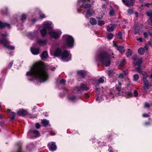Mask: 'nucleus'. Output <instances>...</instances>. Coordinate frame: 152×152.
Here are the masks:
<instances>
[{"label": "nucleus", "instance_id": "nucleus-1", "mask_svg": "<svg viewBox=\"0 0 152 152\" xmlns=\"http://www.w3.org/2000/svg\"><path fill=\"white\" fill-rule=\"evenodd\" d=\"M48 67L42 62L34 64L26 74L28 79L30 81L36 79L41 82L46 81L49 77L47 71Z\"/></svg>", "mask_w": 152, "mask_h": 152}, {"label": "nucleus", "instance_id": "nucleus-2", "mask_svg": "<svg viewBox=\"0 0 152 152\" xmlns=\"http://www.w3.org/2000/svg\"><path fill=\"white\" fill-rule=\"evenodd\" d=\"M50 53L52 55L56 56H60L61 60L64 61H68L71 59V55L67 50H65L63 52L59 48H57L54 51L52 46L50 50Z\"/></svg>", "mask_w": 152, "mask_h": 152}, {"label": "nucleus", "instance_id": "nucleus-3", "mask_svg": "<svg viewBox=\"0 0 152 152\" xmlns=\"http://www.w3.org/2000/svg\"><path fill=\"white\" fill-rule=\"evenodd\" d=\"M112 58H114V57L111 56L106 52H103L100 53L96 57V59L102 63L106 66H108L110 65V60Z\"/></svg>", "mask_w": 152, "mask_h": 152}, {"label": "nucleus", "instance_id": "nucleus-4", "mask_svg": "<svg viewBox=\"0 0 152 152\" xmlns=\"http://www.w3.org/2000/svg\"><path fill=\"white\" fill-rule=\"evenodd\" d=\"M7 35L6 33H0V42L2 44L3 46L7 49L10 50H13L15 47L9 45V42L5 39Z\"/></svg>", "mask_w": 152, "mask_h": 152}, {"label": "nucleus", "instance_id": "nucleus-5", "mask_svg": "<svg viewBox=\"0 0 152 152\" xmlns=\"http://www.w3.org/2000/svg\"><path fill=\"white\" fill-rule=\"evenodd\" d=\"M52 23L50 21H46L44 23V28L40 30L41 35L43 37L46 35L47 33L52 30V27L51 26Z\"/></svg>", "mask_w": 152, "mask_h": 152}, {"label": "nucleus", "instance_id": "nucleus-6", "mask_svg": "<svg viewBox=\"0 0 152 152\" xmlns=\"http://www.w3.org/2000/svg\"><path fill=\"white\" fill-rule=\"evenodd\" d=\"M63 38L68 47L72 48L73 47L74 41L72 37L65 35L63 36Z\"/></svg>", "mask_w": 152, "mask_h": 152}, {"label": "nucleus", "instance_id": "nucleus-7", "mask_svg": "<svg viewBox=\"0 0 152 152\" xmlns=\"http://www.w3.org/2000/svg\"><path fill=\"white\" fill-rule=\"evenodd\" d=\"M143 60L142 58L138 57L137 56H134L133 57V63L135 66L140 65L142 62Z\"/></svg>", "mask_w": 152, "mask_h": 152}, {"label": "nucleus", "instance_id": "nucleus-8", "mask_svg": "<svg viewBox=\"0 0 152 152\" xmlns=\"http://www.w3.org/2000/svg\"><path fill=\"white\" fill-rule=\"evenodd\" d=\"M89 88V87L88 86L82 84L81 85L80 87H77L75 88L74 90V92L75 93L81 90H88Z\"/></svg>", "mask_w": 152, "mask_h": 152}, {"label": "nucleus", "instance_id": "nucleus-9", "mask_svg": "<svg viewBox=\"0 0 152 152\" xmlns=\"http://www.w3.org/2000/svg\"><path fill=\"white\" fill-rule=\"evenodd\" d=\"M115 87L117 91L115 90V91H112L110 94L111 96H112V95L113 96H112L113 97L114 95H115L117 94H118V92L121 91V83L120 82H119L118 84L116 85Z\"/></svg>", "mask_w": 152, "mask_h": 152}, {"label": "nucleus", "instance_id": "nucleus-10", "mask_svg": "<svg viewBox=\"0 0 152 152\" xmlns=\"http://www.w3.org/2000/svg\"><path fill=\"white\" fill-rule=\"evenodd\" d=\"M49 34L51 37L55 39H57L59 37L61 34V32L60 31L59 32L51 31V30L49 31Z\"/></svg>", "mask_w": 152, "mask_h": 152}, {"label": "nucleus", "instance_id": "nucleus-11", "mask_svg": "<svg viewBox=\"0 0 152 152\" xmlns=\"http://www.w3.org/2000/svg\"><path fill=\"white\" fill-rule=\"evenodd\" d=\"M144 83L143 88L145 91L149 89L151 87H152V83H149L148 80L147 79H145L143 80Z\"/></svg>", "mask_w": 152, "mask_h": 152}, {"label": "nucleus", "instance_id": "nucleus-12", "mask_svg": "<svg viewBox=\"0 0 152 152\" xmlns=\"http://www.w3.org/2000/svg\"><path fill=\"white\" fill-rule=\"evenodd\" d=\"M122 2L126 6L130 7L131 6L134 5L135 2V0H122Z\"/></svg>", "mask_w": 152, "mask_h": 152}, {"label": "nucleus", "instance_id": "nucleus-13", "mask_svg": "<svg viewBox=\"0 0 152 152\" xmlns=\"http://www.w3.org/2000/svg\"><path fill=\"white\" fill-rule=\"evenodd\" d=\"M113 46L115 47L121 53H124L125 52V49L124 47L122 46H118V45L115 43L114 44Z\"/></svg>", "mask_w": 152, "mask_h": 152}, {"label": "nucleus", "instance_id": "nucleus-14", "mask_svg": "<svg viewBox=\"0 0 152 152\" xmlns=\"http://www.w3.org/2000/svg\"><path fill=\"white\" fill-rule=\"evenodd\" d=\"M94 12V11L93 10H88L87 11H84L83 12V14L85 15L86 18H87L88 16H91Z\"/></svg>", "mask_w": 152, "mask_h": 152}, {"label": "nucleus", "instance_id": "nucleus-15", "mask_svg": "<svg viewBox=\"0 0 152 152\" xmlns=\"http://www.w3.org/2000/svg\"><path fill=\"white\" fill-rule=\"evenodd\" d=\"M36 43L40 46H44L47 43V41L46 39H38L36 41Z\"/></svg>", "mask_w": 152, "mask_h": 152}, {"label": "nucleus", "instance_id": "nucleus-16", "mask_svg": "<svg viewBox=\"0 0 152 152\" xmlns=\"http://www.w3.org/2000/svg\"><path fill=\"white\" fill-rule=\"evenodd\" d=\"M33 134L35 137H37L39 136L40 133L38 131L36 130H30L28 132V136L29 134Z\"/></svg>", "mask_w": 152, "mask_h": 152}, {"label": "nucleus", "instance_id": "nucleus-17", "mask_svg": "<svg viewBox=\"0 0 152 152\" xmlns=\"http://www.w3.org/2000/svg\"><path fill=\"white\" fill-rule=\"evenodd\" d=\"M49 148L50 151H54L56 149V146L54 142L50 143L48 144Z\"/></svg>", "mask_w": 152, "mask_h": 152}, {"label": "nucleus", "instance_id": "nucleus-18", "mask_svg": "<svg viewBox=\"0 0 152 152\" xmlns=\"http://www.w3.org/2000/svg\"><path fill=\"white\" fill-rule=\"evenodd\" d=\"M18 113L20 116H23L27 114V112L26 110L21 109L18 111Z\"/></svg>", "mask_w": 152, "mask_h": 152}, {"label": "nucleus", "instance_id": "nucleus-19", "mask_svg": "<svg viewBox=\"0 0 152 152\" xmlns=\"http://www.w3.org/2000/svg\"><path fill=\"white\" fill-rule=\"evenodd\" d=\"M39 48H31V51L32 53L34 55H37L40 52Z\"/></svg>", "mask_w": 152, "mask_h": 152}, {"label": "nucleus", "instance_id": "nucleus-20", "mask_svg": "<svg viewBox=\"0 0 152 152\" xmlns=\"http://www.w3.org/2000/svg\"><path fill=\"white\" fill-rule=\"evenodd\" d=\"M86 73V71L80 70L77 72V75L81 77H83L85 75Z\"/></svg>", "mask_w": 152, "mask_h": 152}, {"label": "nucleus", "instance_id": "nucleus-21", "mask_svg": "<svg viewBox=\"0 0 152 152\" xmlns=\"http://www.w3.org/2000/svg\"><path fill=\"white\" fill-rule=\"evenodd\" d=\"M147 50V48L146 47H145L144 48H141L139 49L138 52L139 54L142 55L145 53V50Z\"/></svg>", "mask_w": 152, "mask_h": 152}, {"label": "nucleus", "instance_id": "nucleus-22", "mask_svg": "<svg viewBox=\"0 0 152 152\" xmlns=\"http://www.w3.org/2000/svg\"><path fill=\"white\" fill-rule=\"evenodd\" d=\"M6 26L8 28H9L10 27V25L7 23H3L0 21V28H2Z\"/></svg>", "mask_w": 152, "mask_h": 152}, {"label": "nucleus", "instance_id": "nucleus-23", "mask_svg": "<svg viewBox=\"0 0 152 152\" xmlns=\"http://www.w3.org/2000/svg\"><path fill=\"white\" fill-rule=\"evenodd\" d=\"M41 57L42 60H44L48 57V53L47 51L44 52L41 55Z\"/></svg>", "mask_w": 152, "mask_h": 152}, {"label": "nucleus", "instance_id": "nucleus-24", "mask_svg": "<svg viewBox=\"0 0 152 152\" xmlns=\"http://www.w3.org/2000/svg\"><path fill=\"white\" fill-rule=\"evenodd\" d=\"M116 27L115 25H111L108 26L107 28V31L109 32H110L113 31L114 29Z\"/></svg>", "mask_w": 152, "mask_h": 152}, {"label": "nucleus", "instance_id": "nucleus-25", "mask_svg": "<svg viewBox=\"0 0 152 152\" xmlns=\"http://www.w3.org/2000/svg\"><path fill=\"white\" fill-rule=\"evenodd\" d=\"M141 73L143 75V77H142L143 80H144V78H145V79H147V78H148L149 76L147 73L145 71H142Z\"/></svg>", "mask_w": 152, "mask_h": 152}, {"label": "nucleus", "instance_id": "nucleus-26", "mask_svg": "<svg viewBox=\"0 0 152 152\" xmlns=\"http://www.w3.org/2000/svg\"><path fill=\"white\" fill-rule=\"evenodd\" d=\"M7 112L11 116V118L12 119L14 118L15 115V114L14 112H11V110L9 109L7 110Z\"/></svg>", "mask_w": 152, "mask_h": 152}, {"label": "nucleus", "instance_id": "nucleus-27", "mask_svg": "<svg viewBox=\"0 0 152 152\" xmlns=\"http://www.w3.org/2000/svg\"><path fill=\"white\" fill-rule=\"evenodd\" d=\"M37 34V31H34V33H31L28 35V37L30 39H32L34 37H35Z\"/></svg>", "mask_w": 152, "mask_h": 152}, {"label": "nucleus", "instance_id": "nucleus-28", "mask_svg": "<svg viewBox=\"0 0 152 152\" xmlns=\"http://www.w3.org/2000/svg\"><path fill=\"white\" fill-rule=\"evenodd\" d=\"M91 5L89 4H82L80 6L81 8H89L91 7Z\"/></svg>", "mask_w": 152, "mask_h": 152}, {"label": "nucleus", "instance_id": "nucleus-29", "mask_svg": "<svg viewBox=\"0 0 152 152\" xmlns=\"http://www.w3.org/2000/svg\"><path fill=\"white\" fill-rule=\"evenodd\" d=\"M99 83H94V85L95 86H97L99 85V83H103L104 82V79L103 77H101L99 78L98 80Z\"/></svg>", "mask_w": 152, "mask_h": 152}, {"label": "nucleus", "instance_id": "nucleus-30", "mask_svg": "<svg viewBox=\"0 0 152 152\" xmlns=\"http://www.w3.org/2000/svg\"><path fill=\"white\" fill-rule=\"evenodd\" d=\"M90 23L92 25H95L96 24L97 21L95 18H91L90 19Z\"/></svg>", "mask_w": 152, "mask_h": 152}, {"label": "nucleus", "instance_id": "nucleus-31", "mask_svg": "<svg viewBox=\"0 0 152 152\" xmlns=\"http://www.w3.org/2000/svg\"><path fill=\"white\" fill-rule=\"evenodd\" d=\"M42 123L44 126L48 125L49 123V121L45 119L42 120Z\"/></svg>", "mask_w": 152, "mask_h": 152}, {"label": "nucleus", "instance_id": "nucleus-32", "mask_svg": "<svg viewBox=\"0 0 152 152\" xmlns=\"http://www.w3.org/2000/svg\"><path fill=\"white\" fill-rule=\"evenodd\" d=\"M132 94L130 92H126L125 94V96L126 98H129L132 97Z\"/></svg>", "mask_w": 152, "mask_h": 152}, {"label": "nucleus", "instance_id": "nucleus-33", "mask_svg": "<svg viewBox=\"0 0 152 152\" xmlns=\"http://www.w3.org/2000/svg\"><path fill=\"white\" fill-rule=\"evenodd\" d=\"M146 15L149 17V18H152V11L151 10H149L146 12Z\"/></svg>", "mask_w": 152, "mask_h": 152}, {"label": "nucleus", "instance_id": "nucleus-34", "mask_svg": "<svg viewBox=\"0 0 152 152\" xmlns=\"http://www.w3.org/2000/svg\"><path fill=\"white\" fill-rule=\"evenodd\" d=\"M127 73V72H125L123 73H120L119 75V77L120 78H124V75H126Z\"/></svg>", "mask_w": 152, "mask_h": 152}, {"label": "nucleus", "instance_id": "nucleus-35", "mask_svg": "<svg viewBox=\"0 0 152 152\" xmlns=\"http://www.w3.org/2000/svg\"><path fill=\"white\" fill-rule=\"evenodd\" d=\"M139 78V76L137 74H136L133 76V80L134 81L138 80Z\"/></svg>", "mask_w": 152, "mask_h": 152}, {"label": "nucleus", "instance_id": "nucleus-36", "mask_svg": "<svg viewBox=\"0 0 152 152\" xmlns=\"http://www.w3.org/2000/svg\"><path fill=\"white\" fill-rule=\"evenodd\" d=\"M132 54V51L130 49H129L126 53V55L127 57L130 56Z\"/></svg>", "mask_w": 152, "mask_h": 152}, {"label": "nucleus", "instance_id": "nucleus-37", "mask_svg": "<svg viewBox=\"0 0 152 152\" xmlns=\"http://www.w3.org/2000/svg\"><path fill=\"white\" fill-rule=\"evenodd\" d=\"M96 100L97 101L100 102L103 100V99L101 96H99V95H97Z\"/></svg>", "mask_w": 152, "mask_h": 152}, {"label": "nucleus", "instance_id": "nucleus-38", "mask_svg": "<svg viewBox=\"0 0 152 152\" xmlns=\"http://www.w3.org/2000/svg\"><path fill=\"white\" fill-rule=\"evenodd\" d=\"M83 3L85 2H89L92 3H94V1L93 0H80Z\"/></svg>", "mask_w": 152, "mask_h": 152}, {"label": "nucleus", "instance_id": "nucleus-39", "mask_svg": "<svg viewBox=\"0 0 152 152\" xmlns=\"http://www.w3.org/2000/svg\"><path fill=\"white\" fill-rule=\"evenodd\" d=\"M126 62V60L124 59H123L121 61L120 64V66H124Z\"/></svg>", "mask_w": 152, "mask_h": 152}, {"label": "nucleus", "instance_id": "nucleus-40", "mask_svg": "<svg viewBox=\"0 0 152 152\" xmlns=\"http://www.w3.org/2000/svg\"><path fill=\"white\" fill-rule=\"evenodd\" d=\"M117 38L120 39H122V33L121 32H120L119 33L118 35L117 36Z\"/></svg>", "mask_w": 152, "mask_h": 152}, {"label": "nucleus", "instance_id": "nucleus-41", "mask_svg": "<svg viewBox=\"0 0 152 152\" xmlns=\"http://www.w3.org/2000/svg\"><path fill=\"white\" fill-rule=\"evenodd\" d=\"M104 24V21L102 20H99L98 21V25L100 26H102Z\"/></svg>", "mask_w": 152, "mask_h": 152}, {"label": "nucleus", "instance_id": "nucleus-42", "mask_svg": "<svg viewBox=\"0 0 152 152\" xmlns=\"http://www.w3.org/2000/svg\"><path fill=\"white\" fill-rule=\"evenodd\" d=\"M136 69L137 71L139 73H141L142 71L141 70V66H140V65H138L137 67L136 68Z\"/></svg>", "mask_w": 152, "mask_h": 152}, {"label": "nucleus", "instance_id": "nucleus-43", "mask_svg": "<svg viewBox=\"0 0 152 152\" xmlns=\"http://www.w3.org/2000/svg\"><path fill=\"white\" fill-rule=\"evenodd\" d=\"M113 36V34L112 33H110L108 35L107 38L109 39H111L112 38Z\"/></svg>", "mask_w": 152, "mask_h": 152}, {"label": "nucleus", "instance_id": "nucleus-44", "mask_svg": "<svg viewBox=\"0 0 152 152\" xmlns=\"http://www.w3.org/2000/svg\"><path fill=\"white\" fill-rule=\"evenodd\" d=\"M26 15L23 14L21 16V19L22 21H23L26 20Z\"/></svg>", "mask_w": 152, "mask_h": 152}, {"label": "nucleus", "instance_id": "nucleus-45", "mask_svg": "<svg viewBox=\"0 0 152 152\" xmlns=\"http://www.w3.org/2000/svg\"><path fill=\"white\" fill-rule=\"evenodd\" d=\"M115 14V11L114 10H111L109 12V15L111 16H113Z\"/></svg>", "mask_w": 152, "mask_h": 152}, {"label": "nucleus", "instance_id": "nucleus-46", "mask_svg": "<svg viewBox=\"0 0 152 152\" xmlns=\"http://www.w3.org/2000/svg\"><path fill=\"white\" fill-rule=\"evenodd\" d=\"M148 23L149 25L152 26V18H149L148 20Z\"/></svg>", "mask_w": 152, "mask_h": 152}, {"label": "nucleus", "instance_id": "nucleus-47", "mask_svg": "<svg viewBox=\"0 0 152 152\" xmlns=\"http://www.w3.org/2000/svg\"><path fill=\"white\" fill-rule=\"evenodd\" d=\"M127 13L130 15H132L133 13V10L131 9H129L127 11Z\"/></svg>", "mask_w": 152, "mask_h": 152}, {"label": "nucleus", "instance_id": "nucleus-48", "mask_svg": "<svg viewBox=\"0 0 152 152\" xmlns=\"http://www.w3.org/2000/svg\"><path fill=\"white\" fill-rule=\"evenodd\" d=\"M75 98H75V97L72 96V97H69V99L70 101H74V100L75 99Z\"/></svg>", "mask_w": 152, "mask_h": 152}, {"label": "nucleus", "instance_id": "nucleus-49", "mask_svg": "<svg viewBox=\"0 0 152 152\" xmlns=\"http://www.w3.org/2000/svg\"><path fill=\"white\" fill-rule=\"evenodd\" d=\"M66 81L64 79L61 80L60 83L61 84L64 85L65 84Z\"/></svg>", "mask_w": 152, "mask_h": 152}, {"label": "nucleus", "instance_id": "nucleus-50", "mask_svg": "<svg viewBox=\"0 0 152 152\" xmlns=\"http://www.w3.org/2000/svg\"><path fill=\"white\" fill-rule=\"evenodd\" d=\"M35 126L36 128L37 129H39L40 128V125L38 123H37L35 124Z\"/></svg>", "mask_w": 152, "mask_h": 152}, {"label": "nucleus", "instance_id": "nucleus-51", "mask_svg": "<svg viewBox=\"0 0 152 152\" xmlns=\"http://www.w3.org/2000/svg\"><path fill=\"white\" fill-rule=\"evenodd\" d=\"M150 106V104L146 102L145 104V108H149Z\"/></svg>", "mask_w": 152, "mask_h": 152}, {"label": "nucleus", "instance_id": "nucleus-52", "mask_svg": "<svg viewBox=\"0 0 152 152\" xmlns=\"http://www.w3.org/2000/svg\"><path fill=\"white\" fill-rule=\"evenodd\" d=\"M13 61H11L10 62V63H9V64L8 65V67H9V68H10L11 67V66L13 64Z\"/></svg>", "mask_w": 152, "mask_h": 152}, {"label": "nucleus", "instance_id": "nucleus-53", "mask_svg": "<svg viewBox=\"0 0 152 152\" xmlns=\"http://www.w3.org/2000/svg\"><path fill=\"white\" fill-rule=\"evenodd\" d=\"M143 35L145 38H147L148 36V34L146 32H144L143 33Z\"/></svg>", "mask_w": 152, "mask_h": 152}, {"label": "nucleus", "instance_id": "nucleus-54", "mask_svg": "<svg viewBox=\"0 0 152 152\" xmlns=\"http://www.w3.org/2000/svg\"><path fill=\"white\" fill-rule=\"evenodd\" d=\"M40 18H42L45 17V15L44 14H42L41 13L40 14Z\"/></svg>", "mask_w": 152, "mask_h": 152}, {"label": "nucleus", "instance_id": "nucleus-55", "mask_svg": "<svg viewBox=\"0 0 152 152\" xmlns=\"http://www.w3.org/2000/svg\"><path fill=\"white\" fill-rule=\"evenodd\" d=\"M134 96H137L138 95V93L136 90H134Z\"/></svg>", "mask_w": 152, "mask_h": 152}, {"label": "nucleus", "instance_id": "nucleus-56", "mask_svg": "<svg viewBox=\"0 0 152 152\" xmlns=\"http://www.w3.org/2000/svg\"><path fill=\"white\" fill-rule=\"evenodd\" d=\"M149 115L148 114L144 113L143 114V116L144 117H149Z\"/></svg>", "mask_w": 152, "mask_h": 152}, {"label": "nucleus", "instance_id": "nucleus-57", "mask_svg": "<svg viewBox=\"0 0 152 152\" xmlns=\"http://www.w3.org/2000/svg\"><path fill=\"white\" fill-rule=\"evenodd\" d=\"M137 41H140L141 42H142V39L141 38H137Z\"/></svg>", "mask_w": 152, "mask_h": 152}, {"label": "nucleus", "instance_id": "nucleus-58", "mask_svg": "<svg viewBox=\"0 0 152 152\" xmlns=\"http://www.w3.org/2000/svg\"><path fill=\"white\" fill-rule=\"evenodd\" d=\"M0 125L1 126L3 127L4 125V123L3 122H0Z\"/></svg>", "mask_w": 152, "mask_h": 152}, {"label": "nucleus", "instance_id": "nucleus-59", "mask_svg": "<svg viewBox=\"0 0 152 152\" xmlns=\"http://www.w3.org/2000/svg\"><path fill=\"white\" fill-rule=\"evenodd\" d=\"M151 4L149 3H147L145 4V6L147 7H148L149 5H150Z\"/></svg>", "mask_w": 152, "mask_h": 152}, {"label": "nucleus", "instance_id": "nucleus-60", "mask_svg": "<svg viewBox=\"0 0 152 152\" xmlns=\"http://www.w3.org/2000/svg\"><path fill=\"white\" fill-rule=\"evenodd\" d=\"M106 7V5L104 4H103L102 5V7L103 8H105Z\"/></svg>", "mask_w": 152, "mask_h": 152}, {"label": "nucleus", "instance_id": "nucleus-61", "mask_svg": "<svg viewBox=\"0 0 152 152\" xmlns=\"http://www.w3.org/2000/svg\"><path fill=\"white\" fill-rule=\"evenodd\" d=\"M50 134L51 135H54L55 134V133H54L53 132H52L50 133Z\"/></svg>", "mask_w": 152, "mask_h": 152}, {"label": "nucleus", "instance_id": "nucleus-62", "mask_svg": "<svg viewBox=\"0 0 152 152\" xmlns=\"http://www.w3.org/2000/svg\"><path fill=\"white\" fill-rule=\"evenodd\" d=\"M55 69V67H53V68H50V69L52 71H54V70Z\"/></svg>", "mask_w": 152, "mask_h": 152}, {"label": "nucleus", "instance_id": "nucleus-63", "mask_svg": "<svg viewBox=\"0 0 152 152\" xmlns=\"http://www.w3.org/2000/svg\"><path fill=\"white\" fill-rule=\"evenodd\" d=\"M148 43L149 45H151V41H149L148 42Z\"/></svg>", "mask_w": 152, "mask_h": 152}, {"label": "nucleus", "instance_id": "nucleus-64", "mask_svg": "<svg viewBox=\"0 0 152 152\" xmlns=\"http://www.w3.org/2000/svg\"><path fill=\"white\" fill-rule=\"evenodd\" d=\"M150 124V123L149 122H146L145 123V124L146 125H149Z\"/></svg>", "mask_w": 152, "mask_h": 152}]
</instances>
